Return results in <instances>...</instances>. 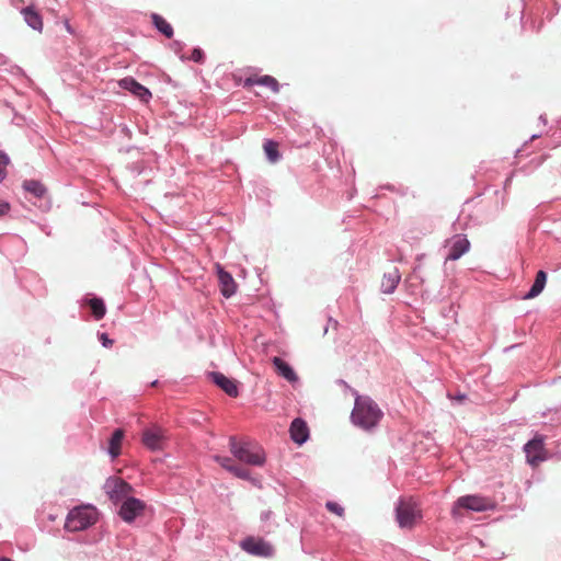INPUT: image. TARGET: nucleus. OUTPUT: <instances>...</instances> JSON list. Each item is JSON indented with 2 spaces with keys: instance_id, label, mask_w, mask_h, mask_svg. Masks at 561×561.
<instances>
[{
  "instance_id": "1",
  "label": "nucleus",
  "mask_w": 561,
  "mask_h": 561,
  "mask_svg": "<svg viewBox=\"0 0 561 561\" xmlns=\"http://www.w3.org/2000/svg\"><path fill=\"white\" fill-rule=\"evenodd\" d=\"M382 416L378 405L368 397H357L352 411V421L355 425L370 430L375 427Z\"/></svg>"
},
{
  "instance_id": "2",
  "label": "nucleus",
  "mask_w": 561,
  "mask_h": 561,
  "mask_svg": "<svg viewBox=\"0 0 561 561\" xmlns=\"http://www.w3.org/2000/svg\"><path fill=\"white\" fill-rule=\"evenodd\" d=\"M98 520V511L91 505L75 507L68 513L65 528L69 531H80L94 525Z\"/></svg>"
},
{
  "instance_id": "3",
  "label": "nucleus",
  "mask_w": 561,
  "mask_h": 561,
  "mask_svg": "<svg viewBox=\"0 0 561 561\" xmlns=\"http://www.w3.org/2000/svg\"><path fill=\"white\" fill-rule=\"evenodd\" d=\"M229 447L231 454L241 462L251 466H263L265 456L261 447L249 443H240L236 437H230Z\"/></svg>"
},
{
  "instance_id": "4",
  "label": "nucleus",
  "mask_w": 561,
  "mask_h": 561,
  "mask_svg": "<svg viewBox=\"0 0 561 561\" xmlns=\"http://www.w3.org/2000/svg\"><path fill=\"white\" fill-rule=\"evenodd\" d=\"M421 510L412 500H401L397 506V520L401 528H412L421 519Z\"/></svg>"
},
{
  "instance_id": "5",
  "label": "nucleus",
  "mask_w": 561,
  "mask_h": 561,
  "mask_svg": "<svg viewBox=\"0 0 561 561\" xmlns=\"http://www.w3.org/2000/svg\"><path fill=\"white\" fill-rule=\"evenodd\" d=\"M495 507L494 502L484 496L480 495H466L461 496L457 500L455 503V506L453 507V514L458 515L460 514V510H469L473 512H485L493 510Z\"/></svg>"
},
{
  "instance_id": "6",
  "label": "nucleus",
  "mask_w": 561,
  "mask_h": 561,
  "mask_svg": "<svg viewBox=\"0 0 561 561\" xmlns=\"http://www.w3.org/2000/svg\"><path fill=\"white\" fill-rule=\"evenodd\" d=\"M168 436L160 426H150L144 430L141 442L144 446L152 451L162 450L165 447Z\"/></svg>"
},
{
  "instance_id": "7",
  "label": "nucleus",
  "mask_w": 561,
  "mask_h": 561,
  "mask_svg": "<svg viewBox=\"0 0 561 561\" xmlns=\"http://www.w3.org/2000/svg\"><path fill=\"white\" fill-rule=\"evenodd\" d=\"M446 261H456L470 250V241L463 234H456L446 242Z\"/></svg>"
},
{
  "instance_id": "8",
  "label": "nucleus",
  "mask_w": 561,
  "mask_h": 561,
  "mask_svg": "<svg viewBox=\"0 0 561 561\" xmlns=\"http://www.w3.org/2000/svg\"><path fill=\"white\" fill-rule=\"evenodd\" d=\"M146 504L136 499L127 497L123 501L119 508V516L126 523H131L136 517L142 515Z\"/></svg>"
},
{
  "instance_id": "9",
  "label": "nucleus",
  "mask_w": 561,
  "mask_h": 561,
  "mask_svg": "<svg viewBox=\"0 0 561 561\" xmlns=\"http://www.w3.org/2000/svg\"><path fill=\"white\" fill-rule=\"evenodd\" d=\"M242 548L247 552L259 557H271L274 553L273 546L261 538H247L242 542Z\"/></svg>"
},
{
  "instance_id": "10",
  "label": "nucleus",
  "mask_w": 561,
  "mask_h": 561,
  "mask_svg": "<svg viewBox=\"0 0 561 561\" xmlns=\"http://www.w3.org/2000/svg\"><path fill=\"white\" fill-rule=\"evenodd\" d=\"M527 461L536 466L546 459V450L541 437H535L525 445Z\"/></svg>"
},
{
  "instance_id": "11",
  "label": "nucleus",
  "mask_w": 561,
  "mask_h": 561,
  "mask_svg": "<svg viewBox=\"0 0 561 561\" xmlns=\"http://www.w3.org/2000/svg\"><path fill=\"white\" fill-rule=\"evenodd\" d=\"M106 489L112 501H121L125 497L127 499L133 492L131 485L119 478L108 480Z\"/></svg>"
},
{
  "instance_id": "12",
  "label": "nucleus",
  "mask_w": 561,
  "mask_h": 561,
  "mask_svg": "<svg viewBox=\"0 0 561 561\" xmlns=\"http://www.w3.org/2000/svg\"><path fill=\"white\" fill-rule=\"evenodd\" d=\"M118 85L122 89L131 92L136 98H138L142 102H148L151 99V92L131 77L121 79L118 81Z\"/></svg>"
},
{
  "instance_id": "13",
  "label": "nucleus",
  "mask_w": 561,
  "mask_h": 561,
  "mask_svg": "<svg viewBox=\"0 0 561 561\" xmlns=\"http://www.w3.org/2000/svg\"><path fill=\"white\" fill-rule=\"evenodd\" d=\"M217 268V275L219 280V287L220 293L226 297L229 298L232 295H234L237 290V284L232 276L226 272L219 264L216 265Z\"/></svg>"
},
{
  "instance_id": "14",
  "label": "nucleus",
  "mask_w": 561,
  "mask_h": 561,
  "mask_svg": "<svg viewBox=\"0 0 561 561\" xmlns=\"http://www.w3.org/2000/svg\"><path fill=\"white\" fill-rule=\"evenodd\" d=\"M211 380L222 389L228 396L237 397L238 396V387L233 379L226 377L221 373H211Z\"/></svg>"
},
{
  "instance_id": "15",
  "label": "nucleus",
  "mask_w": 561,
  "mask_h": 561,
  "mask_svg": "<svg viewBox=\"0 0 561 561\" xmlns=\"http://www.w3.org/2000/svg\"><path fill=\"white\" fill-rule=\"evenodd\" d=\"M291 439L297 444H302L309 436V430L305 421L295 419L290 425Z\"/></svg>"
},
{
  "instance_id": "16",
  "label": "nucleus",
  "mask_w": 561,
  "mask_h": 561,
  "mask_svg": "<svg viewBox=\"0 0 561 561\" xmlns=\"http://www.w3.org/2000/svg\"><path fill=\"white\" fill-rule=\"evenodd\" d=\"M254 84L264 85L271 89L273 92H278L279 90L278 81L271 76H253L247 78L244 81V87H252Z\"/></svg>"
},
{
  "instance_id": "17",
  "label": "nucleus",
  "mask_w": 561,
  "mask_h": 561,
  "mask_svg": "<svg viewBox=\"0 0 561 561\" xmlns=\"http://www.w3.org/2000/svg\"><path fill=\"white\" fill-rule=\"evenodd\" d=\"M400 274L399 271L394 267L391 271L383 274L382 280H381V289L386 294L392 293L396 287L398 286L400 282Z\"/></svg>"
},
{
  "instance_id": "18",
  "label": "nucleus",
  "mask_w": 561,
  "mask_h": 561,
  "mask_svg": "<svg viewBox=\"0 0 561 561\" xmlns=\"http://www.w3.org/2000/svg\"><path fill=\"white\" fill-rule=\"evenodd\" d=\"M22 13L24 15V20L33 30L39 32L43 30L42 16L37 11L34 10L33 7H26L22 10Z\"/></svg>"
},
{
  "instance_id": "19",
  "label": "nucleus",
  "mask_w": 561,
  "mask_h": 561,
  "mask_svg": "<svg viewBox=\"0 0 561 561\" xmlns=\"http://www.w3.org/2000/svg\"><path fill=\"white\" fill-rule=\"evenodd\" d=\"M273 364L276 368V371L279 376L284 377L288 381H295L297 380V376L293 368L282 358L274 357Z\"/></svg>"
},
{
  "instance_id": "20",
  "label": "nucleus",
  "mask_w": 561,
  "mask_h": 561,
  "mask_svg": "<svg viewBox=\"0 0 561 561\" xmlns=\"http://www.w3.org/2000/svg\"><path fill=\"white\" fill-rule=\"evenodd\" d=\"M547 282V274L543 271H539L536 275L535 282L530 290L525 295V299H533L537 297L545 288Z\"/></svg>"
},
{
  "instance_id": "21",
  "label": "nucleus",
  "mask_w": 561,
  "mask_h": 561,
  "mask_svg": "<svg viewBox=\"0 0 561 561\" xmlns=\"http://www.w3.org/2000/svg\"><path fill=\"white\" fill-rule=\"evenodd\" d=\"M123 438L124 431L122 428L115 430L108 442V454L112 456V458H116L119 456Z\"/></svg>"
},
{
  "instance_id": "22",
  "label": "nucleus",
  "mask_w": 561,
  "mask_h": 561,
  "mask_svg": "<svg viewBox=\"0 0 561 561\" xmlns=\"http://www.w3.org/2000/svg\"><path fill=\"white\" fill-rule=\"evenodd\" d=\"M151 20L157 30L161 32L165 37L171 38L173 36V27L170 25V23L167 22L164 18L153 13L151 15Z\"/></svg>"
},
{
  "instance_id": "23",
  "label": "nucleus",
  "mask_w": 561,
  "mask_h": 561,
  "mask_svg": "<svg viewBox=\"0 0 561 561\" xmlns=\"http://www.w3.org/2000/svg\"><path fill=\"white\" fill-rule=\"evenodd\" d=\"M88 305L90 306L95 320H101L105 316L106 308L101 298H91L88 300Z\"/></svg>"
},
{
  "instance_id": "24",
  "label": "nucleus",
  "mask_w": 561,
  "mask_h": 561,
  "mask_svg": "<svg viewBox=\"0 0 561 561\" xmlns=\"http://www.w3.org/2000/svg\"><path fill=\"white\" fill-rule=\"evenodd\" d=\"M23 187L25 191L30 192L34 196L41 198L46 193V187L38 181L28 180L23 183Z\"/></svg>"
},
{
  "instance_id": "25",
  "label": "nucleus",
  "mask_w": 561,
  "mask_h": 561,
  "mask_svg": "<svg viewBox=\"0 0 561 561\" xmlns=\"http://www.w3.org/2000/svg\"><path fill=\"white\" fill-rule=\"evenodd\" d=\"M264 151L271 162H276L279 158L278 144L273 140H266Z\"/></svg>"
},
{
  "instance_id": "26",
  "label": "nucleus",
  "mask_w": 561,
  "mask_h": 561,
  "mask_svg": "<svg viewBox=\"0 0 561 561\" xmlns=\"http://www.w3.org/2000/svg\"><path fill=\"white\" fill-rule=\"evenodd\" d=\"M231 473L233 476H236L237 478H240L243 480H251L252 483L256 484V480L250 478V472L245 468H242V467L236 465V467L232 469Z\"/></svg>"
},
{
  "instance_id": "27",
  "label": "nucleus",
  "mask_w": 561,
  "mask_h": 561,
  "mask_svg": "<svg viewBox=\"0 0 561 561\" xmlns=\"http://www.w3.org/2000/svg\"><path fill=\"white\" fill-rule=\"evenodd\" d=\"M10 163L9 157L0 151V182H2L7 176V167Z\"/></svg>"
},
{
  "instance_id": "28",
  "label": "nucleus",
  "mask_w": 561,
  "mask_h": 561,
  "mask_svg": "<svg viewBox=\"0 0 561 561\" xmlns=\"http://www.w3.org/2000/svg\"><path fill=\"white\" fill-rule=\"evenodd\" d=\"M215 460L229 472H232V469L236 467V463L232 461V459L228 457L216 456Z\"/></svg>"
},
{
  "instance_id": "29",
  "label": "nucleus",
  "mask_w": 561,
  "mask_h": 561,
  "mask_svg": "<svg viewBox=\"0 0 561 561\" xmlns=\"http://www.w3.org/2000/svg\"><path fill=\"white\" fill-rule=\"evenodd\" d=\"M325 507L331 513L336 514L337 516H343L344 508L340 504L335 502H327Z\"/></svg>"
},
{
  "instance_id": "30",
  "label": "nucleus",
  "mask_w": 561,
  "mask_h": 561,
  "mask_svg": "<svg viewBox=\"0 0 561 561\" xmlns=\"http://www.w3.org/2000/svg\"><path fill=\"white\" fill-rule=\"evenodd\" d=\"M190 59L195 62H203L204 61V51L199 48H194L191 54Z\"/></svg>"
},
{
  "instance_id": "31",
  "label": "nucleus",
  "mask_w": 561,
  "mask_h": 561,
  "mask_svg": "<svg viewBox=\"0 0 561 561\" xmlns=\"http://www.w3.org/2000/svg\"><path fill=\"white\" fill-rule=\"evenodd\" d=\"M10 210V204L0 199V217L7 215Z\"/></svg>"
},
{
  "instance_id": "32",
  "label": "nucleus",
  "mask_w": 561,
  "mask_h": 561,
  "mask_svg": "<svg viewBox=\"0 0 561 561\" xmlns=\"http://www.w3.org/2000/svg\"><path fill=\"white\" fill-rule=\"evenodd\" d=\"M100 340L102 341L103 346L111 347L113 345V340H111L106 333H102L100 335Z\"/></svg>"
}]
</instances>
